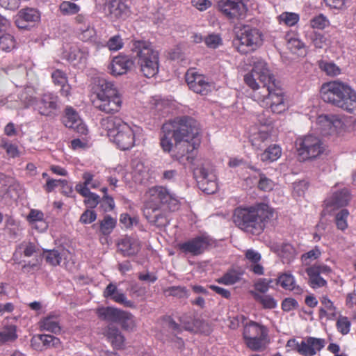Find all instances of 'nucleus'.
<instances>
[{"instance_id":"obj_1","label":"nucleus","mask_w":356,"mask_h":356,"mask_svg":"<svg viewBox=\"0 0 356 356\" xmlns=\"http://www.w3.org/2000/svg\"><path fill=\"white\" fill-rule=\"evenodd\" d=\"M175 141L173 157L193 172L199 188L207 194L214 193L218 188L216 175L209 162L195 161L194 150L199 146V127L192 118H177L163 124L160 137V145L164 152H170Z\"/></svg>"},{"instance_id":"obj_2","label":"nucleus","mask_w":356,"mask_h":356,"mask_svg":"<svg viewBox=\"0 0 356 356\" xmlns=\"http://www.w3.org/2000/svg\"><path fill=\"white\" fill-rule=\"evenodd\" d=\"M252 66L251 72L244 76V81L254 90V99L273 113H281L286 111L287 104L284 93L275 83L267 63L263 59L254 58Z\"/></svg>"},{"instance_id":"obj_3","label":"nucleus","mask_w":356,"mask_h":356,"mask_svg":"<svg viewBox=\"0 0 356 356\" xmlns=\"http://www.w3.org/2000/svg\"><path fill=\"white\" fill-rule=\"evenodd\" d=\"M101 126L107 131L110 140L120 150L131 149L142 134V129L127 123L118 117H107L101 121Z\"/></svg>"},{"instance_id":"obj_4","label":"nucleus","mask_w":356,"mask_h":356,"mask_svg":"<svg viewBox=\"0 0 356 356\" xmlns=\"http://www.w3.org/2000/svg\"><path fill=\"white\" fill-rule=\"evenodd\" d=\"M273 216V210L268 204L259 203L235 209L233 220L242 230L253 234L261 232L266 222Z\"/></svg>"},{"instance_id":"obj_5","label":"nucleus","mask_w":356,"mask_h":356,"mask_svg":"<svg viewBox=\"0 0 356 356\" xmlns=\"http://www.w3.org/2000/svg\"><path fill=\"white\" fill-rule=\"evenodd\" d=\"M321 97L324 102L356 115V92L348 85L338 81L325 83Z\"/></svg>"},{"instance_id":"obj_6","label":"nucleus","mask_w":356,"mask_h":356,"mask_svg":"<svg viewBox=\"0 0 356 356\" xmlns=\"http://www.w3.org/2000/svg\"><path fill=\"white\" fill-rule=\"evenodd\" d=\"M95 98L92 101L94 106L106 113L119 111L122 106V97L112 81L99 79L94 88Z\"/></svg>"},{"instance_id":"obj_7","label":"nucleus","mask_w":356,"mask_h":356,"mask_svg":"<svg viewBox=\"0 0 356 356\" xmlns=\"http://www.w3.org/2000/svg\"><path fill=\"white\" fill-rule=\"evenodd\" d=\"M131 51L136 54L140 71L145 76L153 77L158 73L159 68V53L152 48L149 42L134 41Z\"/></svg>"},{"instance_id":"obj_8","label":"nucleus","mask_w":356,"mask_h":356,"mask_svg":"<svg viewBox=\"0 0 356 356\" xmlns=\"http://www.w3.org/2000/svg\"><path fill=\"white\" fill-rule=\"evenodd\" d=\"M262 41V35L259 30L245 26L240 29L234 40V45L238 51L245 54L259 48L261 45Z\"/></svg>"},{"instance_id":"obj_9","label":"nucleus","mask_w":356,"mask_h":356,"mask_svg":"<svg viewBox=\"0 0 356 356\" xmlns=\"http://www.w3.org/2000/svg\"><path fill=\"white\" fill-rule=\"evenodd\" d=\"M298 155L302 160L313 159L325 154L327 147L317 136L307 135L296 140Z\"/></svg>"},{"instance_id":"obj_10","label":"nucleus","mask_w":356,"mask_h":356,"mask_svg":"<svg viewBox=\"0 0 356 356\" xmlns=\"http://www.w3.org/2000/svg\"><path fill=\"white\" fill-rule=\"evenodd\" d=\"M144 199L145 201L156 206L161 207L166 204L172 211H175L179 208V197L161 186L149 188L144 195Z\"/></svg>"},{"instance_id":"obj_11","label":"nucleus","mask_w":356,"mask_h":356,"mask_svg":"<svg viewBox=\"0 0 356 356\" xmlns=\"http://www.w3.org/2000/svg\"><path fill=\"white\" fill-rule=\"evenodd\" d=\"M27 104L40 115L45 116L55 115L58 108V97L51 93H45L40 99L30 97Z\"/></svg>"},{"instance_id":"obj_12","label":"nucleus","mask_w":356,"mask_h":356,"mask_svg":"<svg viewBox=\"0 0 356 356\" xmlns=\"http://www.w3.org/2000/svg\"><path fill=\"white\" fill-rule=\"evenodd\" d=\"M186 81L189 88L194 92L207 95L214 89L213 83L194 70H188L186 73Z\"/></svg>"},{"instance_id":"obj_13","label":"nucleus","mask_w":356,"mask_h":356,"mask_svg":"<svg viewBox=\"0 0 356 356\" xmlns=\"http://www.w3.org/2000/svg\"><path fill=\"white\" fill-rule=\"evenodd\" d=\"M211 245V239L205 236H197L178 244L179 250L185 254L197 256L202 254Z\"/></svg>"},{"instance_id":"obj_14","label":"nucleus","mask_w":356,"mask_h":356,"mask_svg":"<svg viewBox=\"0 0 356 356\" xmlns=\"http://www.w3.org/2000/svg\"><path fill=\"white\" fill-rule=\"evenodd\" d=\"M218 8L229 19L243 18L247 11L244 3L237 0H219Z\"/></svg>"},{"instance_id":"obj_15","label":"nucleus","mask_w":356,"mask_h":356,"mask_svg":"<svg viewBox=\"0 0 356 356\" xmlns=\"http://www.w3.org/2000/svg\"><path fill=\"white\" fill-rule=\"evenodd\" d=\"M40 17V13L37 9L25 8L17 13L15 17V24L19 29H29L39 23Z\"/></svg>"},{"instance_id":"obj_16","label":"nucleus","mask_w":356,"mask_h":356,"mask_svg":"<svg viewBox=\"0 0 356 356\" xmlns=\"http://www.w3.org/2000/svg\"><path fill=\"white\" fill-rule=\"evenodd\" d=\"M350 200L349 191L347 188L341 190H332L330 195L325 200V209L330 212L339 207H345Z\"/></svg>"},{"instance_id":"obj_17","label":"nucleus","mask_w":356,"mask_h":356,"mask_svg":"<svg viewBox=\"0 0 356 356\" xmlns=\"http://www.w3.org/2000/svg\"><path fill=\"white\" fill-rule=\"evenodd\" d=\"M318 129L321 134L328 135L337 131L343 125L342 120L337 115H319L316 120Z\"/></svg>"},{"instance_id":"obj_18","label":"nucleus","mask_w":356,"mask_h":356,"mask_svg":"<svg viewBox=\"0 0 356 356\" xmlns=\"http://www.w3.org/2000/svg\"><path fill=\"white\" fill-rule=\"evenodd\" d=\"M88 56V51L86 49H81L77 45L67 47L63 51V58L79 68L85 65Z\"/></svg>"},{"instance_id":"obj_19","label":"nucleus","mask_w":356,"mask_h":356,"mask_svg":"<svg viewBox=\"0 0 356 356\" xmlns=\"http://www.w3.org/2000/svg\"><path fill=\"white\" fill-rule=\"evenodd\" d=\"M143 214L145 218L152 224L157 227L165 226L168 224L167 218L161 210V207L145 201Z\"/></svg>"},{"instance_id":"obj_20","label":"nucleus","mask_w":356,"mask_h":356,"mask_svg":"<svg viewBox=\"0 0 356 356\" xmlns=\"http://www.w3.org/2000/svg\"><path fill=\"white\" fill-rule=\"evenodd\" d=\"M134 65L133 60L126 55H119L113 58L108 65L109 72L114 76L126 74Z\"/></svg>"},{"instance_id":"obj_21","label":"nucleus","mask_w":356,"mask_h":356,"mask_svg":"<svg viewBox=\"0 0 356 356\" xmlns=\"http://www.w3.org/2000/svg\"><path fill=\"white\" fill-rule=\"evenodd\" d=\"M326 345L324 339L314 337H307L301 341L300 355L303 356H314L320 352Z\"/></svg>"},{"instance_id":"obj_22","label":"nucleus","mask_w":356,"mask_h":356,"mask_svg":"<svg viewBox=\"0 0 356 356\" xmlns=\"http://www.w3.org/2000/svg\"><path fill=\"white\" fill-rule=\"evenodd\" d=\"M38 325L40 330L55 334H60L63 330L61 317L55 312H51L42 318L38 323Z\"/></svg>"},{"instance_id":"obj_23","label":"nucleus","mask_w":356,"mask_h":356,"mask_svg":"<svg viewBox=\"0 0 356 356\" xmlns=\"http://www.w3.org/2000/svg\"><path fill=\"white\" fill-rule=\"evenodd\" d=\"M104 10L112 19L125 18L129 13V7L121 0H106Z\"/></svg>"},{"instance_id":"obj_24","label":"nucleus","mask_w":356,"mask_h":356,"mask_svg":"<svg viewBox=\"0 0 356 356\" xmlns=\"http://www.w3.org/2000/svg\"><path fill=\"white\" fill-rule=\"evenodd\" d=\"M63 123L65 127L74 129L79 134H86L88 132L86 124L72 107H67L65 108Z\"/></svg>"},{"instance_id":"obj_25","label":"nucleus","mask_w":356,"mask_h":356,"mask_svg":"<svg viewBox=\"0 0 356 356\" xmlns=\"http://www.w3.org/2000/svg\"><path fill=\"white\" fill-rule=\"evenodd\" d=\"M104 296L109 298L114 302L121 304L124 307L134 308L135 304L131 300L127 299L126 295L118 289V286L113 284L110 283L104 291Z\"/></svg>"},{"instance_id":"obj_26","label":"nucleus","mask_w":356,"mask_h":356,"mask_svg":"<svg viewBox=\"0 0 356 356\" xmlns=\"http://www.w3.org/2000/svg\"><path fill=\"white\" fill-rule=\"evenodd\" d=\"M82 179L83 182H79L75 186V190L78 193L85 195L90 188H97L101 184L100 181L95 178V175L89 171L83 172Z\"/></svg>"},{"instance_id":"obj_27","label":"nucleus","mask_w":356,"mask_h":356,"mask_svg":"<svg viewBox=\"0 0 356 356\" xmlns=\"http://www.w3.org/2000/svg\"><path fill=\"white\" fill-rule=\"evenodd\" d=\"M122 311L113 307H102L98 308L96 313L101 320L118 323L120 318Z\"/></svg>"},{"instance_id":"obj_28","label":"nucleus","mask_w":356,"mask_h":356,"mask_svg":"<svg viewBox=\"0 0 356 356\" xmlns=\"http://www.w3.org/2000/svg\"><path fill=\"white\" fill-rule=\"evenodd\" d=\"M270 136L266 127H262L250 137L252 145L257 149H261L270 141Z\"/></svg>"},{"instance_id":"obj_29","label":"nucleus","mask_w":356,"mask_h":356,"mask_svg":"<svg viewBox=\"0 0 356 356\" xmlns=\"http://www.w3.org/2000/svg\"><path fill=\"white\" fill-rule=\"evenodd\" d=\"M105 335L114 348L120 349L123 347L124 338L118 328L111 325L108 326Z\"/></svg>"},{"instance_id":"obj_30","label":"nucleus","mask_w":356,"mask_h":356,"mask_svg":"<svg viewBox=\"0 0 356 356\" xmlns=\"http://www.w3.org/2000/svg\"><path fill=\"white\" fill-rule=\"evenodd\" d=\"M260 336H268L267 329L264 326L254 322H250L245 326L244 339L260 337Z\"/></svg>"},{"instance_id":"obj_31","label":"nucleus","mask_w":356,"mask_h":356,"mask_svg":"<svg viewBox=\"0 0 356 356\" xmlns=\"http://www.w3.org/2000/svg\"><path fill=\"white\" fill-rule=\"evenodd\" d=\"M118 248L124 255L131 256L139 251L140 245L138 241L126 237L118 243Z\"/></svg>"},{"instance_id":"obj_32","label":"nucleus","mask_w":356,"mask_h":356,"mask_svg":"<svg viewBox=\"0 0 356 356\" xmlns=\"http://www.w3.org/2000/svg\"><path fill=\"white\" fill-rule=\"evenodd\" d=\"M37 250L34 243L29 241L22 242L16 248L15 252L13 254V259L16 262H19L20 256L24 254L25 257H31Z\"/></svg>"},{"instance_id":"obj_33","label":"nucleus","mask_w":356,"mask_h":356,"mask_svg":"<svg viewBox=\"0 0 356 356\" xmlns=\"http://www.w3.org/2000/svg\"><path fill=\"white\" fill-rule=\"evenodd\" d=\"M282 155V149L277 145H272L260 154V159L263 162L271 163L277 161Z\"/></svg>"},{"instance_id":"obj_34","label":"nucleus","mask_w":356,"mask_h":356,"mask_svg":"<svg viewBox=\"0 0 356 356\" xmlns=\"http://www.w3.org/2000/svg\"><path fill=\"white\" fill-rule=\"evenodd\" d=\"M306 273L309 277V284L312 289H318L327 284L326 280L315 269L311 270L307 268Z\"/></svg>"},{"instance_id":"obj_35","label":"nucleus","mask_w":356,"mask_h":356,"mask_svg":"<svg viewBox=\"0 0 356 356\" xmlns=\"http://www.w3.org/2000/svg\"><path fill=\"white\" fill-rule=\"evenodd\" d=\"M254 300L259 302L265 309H274L277 307V301L270 295L260 294L251 291Z\"/></svg>"},{"instance_id":"obj_36","label":"nucleus","mask_w":356,"mask_h":356,"mask_svg":"<svg viewBox=\"0 0 356 356\" xmlns=\"http://www.w3.org/2000/svg\"><path fill=\"white\" fill-rule=\"evenodd\" d=\"M17 337L16 327L15 325L4 327L0 331V346L13 341Z\"/></svg>"},{"instance_id":"obj_37","label":"nucleus","mask_w":356,"mask_h":356,"mask_svg":"<svg viewBox=\"0 0 356 356\" xmlns=\"http://www.w3.org/2000/svg\"><path fill=\"white\" fill-rule=\"evenodd\" d=\"M121 327L126 330L131 331L136 327V320L134 316L128 312L122 311L120 318L118 322Z\"/></svg>"},{"instance_id":"obj_38","label":"nucleus","mask_w":356,"mask_h":356,"mask_svg":"<svg viewBox=\"0 0 356 356\" xmlns=\"http://www.w3.org/2000/svg\"><path fill=\"white\" fill-rule=\"evenodd\" d=\"M277 283L286 290L300 291V289L297 287L296 288L295 278L291 274L283 273L280 275L277 280Z\"/></svg>"},{"instance_id":"obj_39","label":"nucleus","mask_w":356,"mask_h":356,"mask_svg":"<svg viewBox=\"0 0 356 356\" xmlns=\"http://www.w3.org/2000/svg\"><path fill=\"white\" fill-rule=\"evenodd\" d=\"M279 254L282 258L284 263H290L296 257V251L292 245L283 243L280 248Z\"/></svg>"},{"instance_id":"obj_40","label":"nucleus","mask_w":356,"mask_h":356,"mask_svg":"<svg viewBox=\"0 0 356 356\" xmlns=\"http://www.w3.org/2000/svg\"><path fill=\"white\" fill-rule=\"evenodd\" d=\"M318 67L328 76H335L341 74V69L333 62L321 60L318 61Z\"/></svg>"},{"instance_id":"obj_41","label":"nucleus","mask_w":356,"mask_h":356,"mask_svg":"<svg viewBox=\"0 0 356 356\" xmlns=\"http://www.w3.org/2000/svg\"><path fill=\"white\" fill-rule=\"evenodd\" d=\"M267 336L260 337L244 339L247 346L254 351H259L264 349L266 344Z\"/></svg>"},{"instance_id":"obj_42","label":"nucleus","mask_w":356,"mask_h":356,"mask_svg":"<svg viewBox=\"0 0 356 356\" xmlns=\"http://www.w3.org/2000/svg\"><path fill=\"white\" fill-rule=\"evenodd\" d=\"M58 186H61L63 188H66L68 190V191H65V193L67 195H69L72 192V187L70 185H69L67 181L65 179H49L47 181L44 188L47 192L49 193L52 191Z\"/></svg>"},{"instance_id":"obj_43","label":"nucleus","mask_w":356,"mask_h":356,"mask_svg":"<svg viewBox=\"0 0 356 356\" xmlns=\"http://www.w3.org/2000/svg\"><path fill=\"white\" fill-rule=\"evenodd\" d=\"M329 19L323 14H318L313 17L309 21L311 28L314 29L323 30L330 26Z\"/></svg>"},{"instance_id":"obj_44","label":"nucleus","mask_w":356,"mask_h":356,"mask_svg":"<svg viewBox=\"0 0 356 356\" xmlns=\"http://www.w3.org/2000/svg\"><path fill=\"white\" fill-rule=\"evenodd\" d=\"M79 33V38L85 42L93 41L96 36V31L90 24H84V27L79 26L78 28Z\"/></svg>"},{"instance_id":"obj_45","label":"nucleus","mask_w":356,"mask_h":356,"mask_svg":"<svg viewBox=\"0 0 356 356\" xmlns=\"http://www.w3.org/2000/svg\"><path fill=\"white\" fill-rule=\"evenodd\" d=\"M308 35L312 44L316 48L322 49L327 45V38L323 34L313 31Z\"/></svg>"},{"instance_id":"obj_46","label":"nucleus","mask_w":356,"mask_h":356,"mask_svg":"<svg viewBox=\"0 0 356 356\" xmlns=\"http://www.w3.org/2000/svg\"><path fill=\"white\" fill-rule=\"evenodd\" d=\"M59 9L62 14L71 15L76 14L80 10V7L75 3L65 1L60 4Z\"/></svg>"},{"instance_id":"obj_47","label":"nucleus","mask_w":356,"mask_h":356,"mask_svg":"<svg viewBox=\"0 0 356 356\" xmlns=\"http://www.w3.org/2000/svg\"><path fill=\"white\" fill-rule=\"evenodd\" d=\"M15 46V40L13 35L3 34L0 36V49L4 51H10Z\"/></svg>"},{"instance_id":"obj_48","label":"nucleus","mask_w":356,"mask_h":356,"mask_svg":"<svg viewBox=\"0 0 356 356\" xmlns=\"http://www.w3.org/2000/svg\"><path fill=\"white\" fill-rule=\"evenodd\" d=\"M1 146L5 149L9 157L16 158L20 156V152L16 144L12 143L7 140H3Z\"/></svg>"},{"instance_id":"obj_49","label":"nucleus","mask_w":356,"mask_h":356,"mask_svg":"<svg viewBox=\"0 0 356 356\" xmlns=\"http://www.w3.org/2000/svg\"><path fill=\"white\" fill-rule=\"evenodd\" d=\"M116 225V220L111 216H104V219L101 221L100 229L104 234H109L114 229Z\"/></svg>"},{"instance_id":"obj_50","label":"nucleus","mask_w":356,"mask_h":356,"mask_svg":"<svg viewBox=\"0 0 356 356\" xmlns=\"http://www.w3.org/2000/svg\"><path fill=\"white\" fill-rule=\"evenodd\" d=\"M45 259L47 263L52 266L60 265L62 261L61 254L56 250H45Z\"/></svg>"},{"instance_id":"obj_51","label":"nucleus","mask_w":356,"mask_h":356,"mask_svg":"<svg viewBox=\"0 0 356 356\" xmlns=\"http://www.w3.org/2000/svg\"><path fill=\"white\" fill-rule=\"evenodd\" d=\"M240 278V273L236 270H230L225 273L222 277H220L218 280V282L226 285H231L237 282Z\"/></svg>"},{"instance_id":"obj_52","label":"nucleus","mask_w":356,"mask_h":356,"mask_svg":"<svg viewBox=\"0 0 356 356\" xmlns=\"http://www.w3.org/2000/svg\"><path fill=\"white\" fill-rule=\"evenodd\" d=\"M79 194L85 197L84 203L88 208H95L100 202V197L90 190L85 195L83 193Z\"/></svg>"},{"instance_id":"obj_53","label":"nucleus","mask_w":356,"mask_h":356,"mask_svg":"<svg viewBox=\"0 0 356 356\" xmlns=\"http://www.w3.org/2000/svg\"><path fill=\"white\" fill-rule=\"evenodd\" d=\"M204 41L207 47L216 49L222 44V39L219 34L211 33L204 38Z\"/></svg>"},{"instance_id":"obj_54","label":"nucleus","mask_w":356,"mask_h":356,"mask_svg":"<svg viewBox=\"0 0 356 356\" xmlns=\"http://www.w3.org/2000/svg\"><path fill=\"white\" fill-rule=\"evenodd\" d=\"M39 339L42 344L47 348L59 347L60 346V341L58 337L49 334H40Z\"/></svg>"},{"instance_id":"obj_55","label":"nucleus","mask_w":356,"mask_h":356,"mask_svg":"<svg viewBox=\"0 0 356 356\" xmlns=\"http://www.w3.org/2000/svg\"><path fill=\"white\" fill-rule=\"evenodd\" d=\"M280 22H284L286 25L292 26L299 21V15L295 13H283L279 16Z\"/></svg>"},{"instance_id":"obj_56","label":"nucleus","mask_w":356,"mask_h":356,"mask_svg":"<svg viewBox=\"0 0 356 356\" xmlns=\"http://www.w3.org/2000/svg\"><path fill=\"white\" fill-rule=\"evenodd\" d=\"M351 323L346 316H339L337 321L338 331L342 334H347L350 332Z\"/></svg>"},{"instance_id":"obj_57","label":"nucleus","mask_w":356,"mask_h":356,"mask_svg":"<svg viewBox=\"0 0 356 356\" xmlns=\"http://www.w3.org/2000/svg\"><path fill=\"white\" fill-rule=\"evenodd\" d=\"M349 212L347 209L341 210L336 216V224L338 229L344 230L347 228V218Z\"/></svg>"},{"instance_id":"obj_58","label":"nucleus","mask_w":356,"mask_h":356,"mask_svg":"<svg viewBox=\"0 0 356 356\" xmlns=\"http://www.w3.org/2000/svg\"><path fill=\"white\" fill-rule=\"evenodd\" d=\"M124 43L120 35L111 37L106 43V47L110 51H116L123 47Z\"/></svg>"},{"instance_id":"obj_59","label":"nucleus","mask_w":356,"mask_h":356,"mask_svg":"<svg viewBox=\"0 0 356 356\" xmlns=\"http://www.w3.org/2000/svg\"><path fill=\"white\" fill-rule=\"evenodd\" d=\"M273 282L271 279H259L254 284V289L256 290L255 292H257L260 294L266 293L270 287V284Z\"/></svg>"},{"instance_id":"obj_60","label":"nucleus","mask_w":356,"mask_h":356,"mask_svg":"<svg viewBox=\"0 0 356 356\" xmlns=\"http://www.w3.org/2000/svg\"><path fill=\"white\" fill-rule=\"evenodd\" d=\"M321 254V252L318 247L309 250L302 255V261L305 264H309L310 261L318 259Z\"/></svg>"},{"instance_id":"obj_61","label":"nucleus","mask_w":356,"mask_h":356,"mask_svg":"<svg viewBox=\"0 0 356 356\" xmlns=\"http://www.w3.org/2000/svg\"><path fill=\"white\" fill-rule=\"evenodd\" d=\"M321 302L323 305V307L320 309L321 315H325L327 312H330L331 314L334 315L336 308L334 306L333 302L327 296H323Z\"/></svg>"},{"instance_id":"obj_62","label":"nucleus","mask_w":356,"mask_h":356,"mask_svg":"<svg viewBox=\"0 0 356 356\" xmlns=\"http://www.w3.org/2000/svg\"><path fill=\"white\" fill-rule=\"evenodd\" d=\"M146 173L145 168L142 163L138 162L132 172L133 177L136 182H141Z\"/></svg>"},{"instance_id":"obj_63","label":"nucleus","mask_w":356,"mask_h":356,"mask_svg":"<svg viewBox=\"0 0 356 356\" xmlns=\"http://www.w3.org/2000/svg\"><path fill=\"white\" fill-rule=\"evenodd\" d=\"M52 79L55 84L63 86L67 83L66 74L60 70H55L51 74Z\"/></svg>"},{"instance_id":"obj_64","label":"nucleus","mask_w":356,"mask_h":356,"mask_svg":"<svg viewBox=\"0 0 356 356\" xmlns=\"http://www.w3.org/2000/svg\"><path fill=\"white\" fill-rule=\"evenodd\" d=\"M97 218L96 213L90 209H86L81 216L79 221L82 224H90Z\"/></svg>"}]
</instances>
